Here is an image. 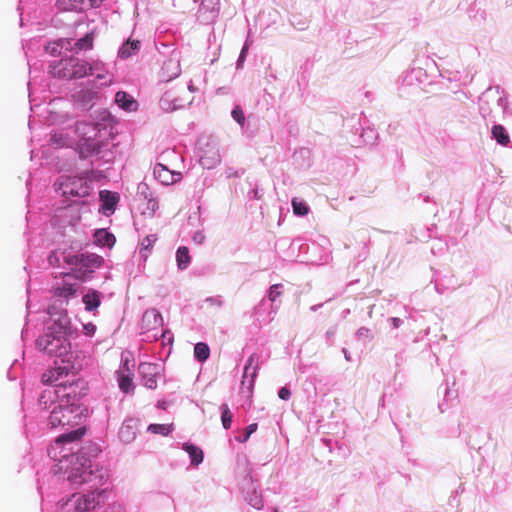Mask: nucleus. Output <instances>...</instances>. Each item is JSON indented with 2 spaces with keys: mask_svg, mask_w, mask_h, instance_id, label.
<instances>
[{
  "mask_svg": "<svg viewBox=\"0 0 512 512\" xmlns=\"http://www.w3.org/2000/svg\"><path fill=\"white\" fill-rule=\"evenodd\" d=\"M199 2L196 12L197 21L204 25L213 24L220 13V0H194Z\"/></svg>",
  "mask_w": 512,
  "mask_h": 512,
  "instance_id": "nucleus-7",
  "label": "nucleus"
},
{
  "mask_svg": "<svg viewBox=\"0 0 512 512\" xmlns=\"http://www.w3.org/2000/svg\"><path fill=\"white\" fill-rule=\"evenodd\" d=\"M89 2V6L91 8H97L101 5V3L103 2V0H88Z\"/></svg>",
  "mask_w": 512,
  "mask_h": 512,
  "instance_id": "nucleus-46",
  "label": "nucleus"
},
{
  "mask_svg": "<svg viewBox=\"0 0 512 512\" xmlns=\"http://www.w3.org/2000/svg\"><path fill=\"white\" fill-rule=\"evenodd\" d=\"M74 97L83 105H88L96 98V93L90 90H82L78 92Z\"/></svg>",
  "mask_w": 512,
  "mask_h": 512,
  "instance_id": "nucleus-32",
  "label": "nucleus"
},
{
  "mask_svg": "<svg viewBox=\"0 0 512 512\" xmlns=\"http://www.w3.org/2000/svg\"><path fill=\"white\" fill-rule=\"evenodd\" d=\"M112 83L111 76L104 74V73H98L96 75L95 80H93V85L97 88L108 86Z\"/></svg>",
  "mask_w": 512,
  "mask_h": 512,
  "instance_id": "nucleus-37",
  "label": "nucleus"
},
{
  "mask_svg": "<svg viewBox=\"0 0 512 512\" xmlns=\"http://www.w3.org/2000/svg\"><path fill=\"white\" fill-rule=\"evenodd\" d=\"M492 135L494 139L503 146L508 145L510 142V137L502 125H494L492 127Z\"/></svg>",
  "mask_w": 512,
  "mask_h": 512,
  "instance_id": "nucleus-26",
  "label": "nucleus"
},
{
  "mask_svg": "<svg viewBox=\"0 0 512 512\" xmlns=\"http://www.w3.org/2000/svg\"><path fill=\"white\" fill-rule=\"evenodd\" d=\"M82 410L74 404L58 405L52 410L49 423L52 427L75 426L81 420Z\"/></svg>",
  "mask_w": 512,
  "mask_h": 512,
  "instance_id": "nucleus-6",
  "label": "nucleus"
},
{
  "mask_svg": "<svg viewBox=\"0 0 512 512\" xmlns=\"http://www.w3.org/2000/svg\"><path fill=\"white\" fill-rule=\"evenodd\" d=\"M103 144L99 140V137L79 139L77 148L81 158H88L95 154H98Z\"/></svg>",
  "mask_w": 512,
  "mask_h": 512,
  "instance_id": "nucleus-10",
  "label": "nucleus"
},
{
  "mask_svg": "<svg viewBox=\"0 0 512 512\" xmlns=\"http://www.w3.org/2000/svg\"><path fill=\"white\" fill-rule=\"evenodd\" d=\"M392 322H393V326L394 327H398L399 323H400V319L399 318H392Z\"/></svg>",
  "mask_w": 512,
  "mask_h": 512,
  "instance_id": "nucleus-49",
  "label": "nucleus"
},
{
  "mask_svg": "<svg viewBox=\"0 0 512 512\" xmlns=\"http://www.w3.org/2000/svg\"><path fill=\"white\" fill-rule=\"evenodd\" d=\"M157 241L156 235H148L146 236L141 243L142 250H148L150 249L154 243Z\"/></svg>",
  "mask_w": 512,
  "mask_h": 512,
  "instance_id": "nucleus-41",
  "label": "nucleus"
},
{
  "mask_svg": "<svg viewBox=\"0 0 512 512\" xmlns=\"http://www.w3.org/2000/svg\"><path fill=\"white\" fill-rule=\"evenodd\" d=\"M258 428V425L257 423H252L250 424L245 432H244V435L243 437H237L236 440L239 441L240 443H245L247 442V440L249 439V437L257 430Z\"/></svg>",
  "mask_w": 512,
  "mask_h": 512,
  "instance_id": "nucleus-38",
  "label": "nucleus"
},
{
  "mask_svg": "<svg viewBox=\"0 0 512 512\" xmlns=\"http://www.w3.org/2000/svg\"><path fill=\"white\" fill-rule=\"evenodd\" d=\"M85 432H86L85 427H80V428H78L76 430H72L68 433L61 434L55 440V444H54V446H52V449L57 448L58 446H60L63 443H70V442L80 440L84 436Z\"/></svg>",
  "mask_w": 512,
  "mask_h": 512,
  "instance_id": "nucleus-14",
  "label": "nucleus"
},
{
  "mask_svg": "<svg viewBox=\"0 0 512 512\" xmlns=\"http://www.w3.org/2000/svg\"><path fill=\"white\" fill-rule=\"evenodd\" d=\"M251 504L253 507L260 509L262 507V500L260 497L255 496L254 499H251Z\"/></svg>",
  "mask_w": 512,
  "mask_h": 512,
  "instance_id": "nucleus-45",
  "label": "nucleus"
},
{
  "mask_svg": "<svg viewBox=\"0 0 512 512\" xmlns=\"http://www.w3.org/2000/svg\"><path fill=\"white\" fill-rule=\"evenodd\" d=\"M293 211L298 216H305L309 212V207L303 201H299L296 198L292 200Z\"/></svg>",
  "mask_w": 512,
  "mask_h": 512,
  "instance_id": "nucleus-36",
  "label": "nucleus"
},
{
  "mask_svg": "<svg viewBox=\"0 0 512 512\" xmlns=\"http://www.w3.org/2000/svg\"><path fill=\"white\" fill-rule=\"evenodd\" d=\"M194 238L195 239L197 238V240H200V242H201L203 240L204 236L201 233H197Z\"/></svg>",
  "mask_w": 512,
  "mask_h": 512,
  "instance_id": "nucleus-50",
  "label": "nucleus"
},
{
  "mask_svg": "<svg viewBox=\"0 0 512 512\" xmlns=\"http://www.w3.org/2000/svg\"><path fill=\"white\" fill-rule=\"evenodd\" d=\"M83 303L87 311L97 309L101 303L100 294L97 291H90L83 296Z\"/></svg>",
  "mask_w": 512,
  "mask_h": 512,
  "instance_id": "nucleus-23",
  "label": "nucleus"
},
{
  "mask_svg": "<svg viewBox=\"0 0 512 512\" xmlns=\"http://www.w3.org/2000/svg\"><path fill=\"white\" fill-rule=\"evenodd\" d=\"M232 117L240 125L244 124L245 116L243 110L240 107L237 106L232 110Z\"/></svg>",
  "mask_w": 512,
  "mask_h": 512,
  "instance_id": "nucleus-39",
  "label": "nucleus"
},
{
  "mask_svg": "<svg viewBox=\"0 0 512 512\" xmlns=\"http://www.w3.org/2000/svg\"><path fill=\"white\" fill-rule=\"evenodd\" d=\"M127 368H130L129 367V360L126 359L124 362H123V365L122 367L120 368V370H124L125 372H127Z\"/></svg>",
  "mask_w": 512,
  "mask_h": 512,
  "instance_id": "nucleus-48",
  "label": "nucleus"
},
{
  "mask_svg": "<svg viewBox=\"0 0 512 512\" xmlns=\"http://www.w3.org/2000/svg\"><path fill=\"white\" fill-rule=\"evenodd\" d=\"M247 51H248V47H247V45H244L240 52V55L236 61L237 65L243 64V62L245 61V55H246Z\"/></svg>",
  "mask_w": 512,
  "mask_h": 512,
  "instance_id": "nucleus-44",
  "label": "nucleus"
},
{
  "mask_svg": "<svg viewBox=\"0 0 512 512\" xmlns=\"http://www.w3.org/2000/svg\"><path fill=\"white\" fill-rule=\"evenodd\" d=\"M194 238L195 239L197 238V240H200V242H201L203 240L204 236L201 233H197Z\"/></svg>",
  "mask_w": 512,
  "mask_h": 512,
  "instance_id": "nucleus-51",
  "label": "nucleus"
},
{
  "mask_svg": "<svg viewBox=\"0 0 512 512\" xmlns=\"http://www.w3.org/2000/svg\"><path fill=\"white\" fill-rule=\"evenodd\" d=\"M138 369L144 386L149 389H155L159 377L158 366L153 363H141Z\"/></svg>",
  "mask_w": 512,
  "mask_h": 512,
  "instance_id": "nucleus-9",
  "label": "nucleus"
},
{
  "mask_svg": "<svg viewBox=\"0 0 512 512\" xmlns=\"http://www.w3.org/2000/svg\"><path fill=\"white\" fill-rule=\"evenodd\" d=\"M56 7L60 11H83L85 2L84 0H56Z\"/></svg>",
  "mask_w": 512,
  "mask_h": 512,
  "instance_id": "nucleus-19",
  "label": "nucleus"
},
{
  "mask_svg": "<svg viewBox=\"0 0 512 512\" xmlns=\"http://www.w3.org/2000/svg\"><path fill=\"white\" fill-rule=\"evenodd\" d=\"M75 68L76 66H51L50 74L54 77L69 79V69L71 73Z\"/></svg>",
  "mask_w": 512,
  "mask_h": 512,
  "instance_id": "nucleus-31",
  "label": "nucleus"
},
{
  "mask_svg": "<svg viewBox=\"0 0 512 512\" xmlns=\"http://www.w3.org/2000/svg\"><path fill=\"white\" fill-rule=\"evenodd\" d=\"M279 288H280L279 284H275L270 287V291H269L270 301L274 302L281 295V291L279 290Z\"/></svg>",
  "mask_w": 512,
  "mask_h": 512,
  "instance_id": "nucleus-42",
  "label": "nucleus"
},
{
  "mask_svg": "<svg viewBox=\"0 0 512 512\" xmlns=\"http://www.w3.org/2000/svg\"><path fill=\"white\" fill-rule=\"evenodd\" d=\"M181 74L180 66H161L158 78L161 82H169Z\"/></svg>",
  "mask_w": 512,
  "mask_h": 512,
  "instance_id": "nucleus-20",
  "label": "nucleus"
},
{
  "mask_svg": "<svg viewBox=\"0 0 512 512\" xmlns=\"http://www.w3.org/2000/svg\"><path fill=\"white\" fill-rule=\"evenodd\" d=\"M95 242L101 246H113L115 243V237L105 229H99L95 232Z\"/></svg>",
  "mask_w": 512,
  "mask_h": 512,
  "instance_id": "nucleus-25",
  "label": "nucleus"
},
{
  "mask_svg": "<svg viewBox=\"0 0 512 512\" xmlns=\"http://www.w3.org/2000/svg\"><path fill=\"white\" fill-rule=\"evenodd\" d=\"M176 260L179 269L187 268L190 263V255L187 247L181 246L178 248L176 253Z\"/></svg>",
  "mask_w": 512,
  "mask_h": 512,
  "instance_id": "nucleus-27",
  "label": "nucleus"
},
{
  "mask_svg": "<svg viewBox=\"0 0 512 512\" xmlns=\"http://www.w3.org/2000/svg\"><path fill=\"white\" fill-rule=\"evenodd\" d=\"M65 360H61V364H59L57 361L55 362V367L47 370L42 375V381L46 384H52L56 387H63V388H69V392L64 393L63 397H75L76 396V389L75 386L78 385L74 381V379H67L64 380V378H68L70 374H72V378H74V372H73V366L69 364V360L67 361L68 364H65Z\"/></svg>",
  "mask_w": 512,
  "mask_h": 512,
  "instance_id": "nucleus-5",
  "label": "nucleus"
},
{
  "mask_svg": "<svg viewBox=\"0 0 512 512\" xmlns=\"http://www.w3.org/2000/svg\"><path fill=\"white\" fill-rule=\"evenodd\" d=\"M117 381L119 388L122 392L128 393L133 389V372L131 368H127V372L124 370L117 371Z\"/></svg>",
  "mask_w": 512,
  "mask_h": 512,
  "instance_id": "nucleus-17",
  "label": "nucleus"
},
{
  "mask_svg": "<svg viewBox=\"0 0 512 512\" xmlns=\"http://www.w3.org/2000/svg\"><path fill=\"white\" fill-rule=\"evenodd\" d=\"M68 321L59 319L36 341L37 347L51 356L62 357L67 354L70 343L66 338Z\"/></svg>",
  "mask_w": 512,
  "mask_h": 512,
  "instance_id": "nucleus-3",
  "label": "nucleus"
},
{
  "mask_svg": "<svg viewBox=\"0 0 512 512\" xmlns=\"http://www.w3.org/2000/svg\"><path fill=\"white\" fill-rule=\"evenodd\" d=\"M69 263L94 268L100 267L103 263V259L96 254H79L71 257Z\"/></svg>",
  "mask_w": 512,
  "mask_h": 512,
  "instance_id": "nucleus-13",
  "label": "nucleus"
},
{
  "mask_svg": "<svg viewBox=\"0 0 512 512\" xmlns=\"http://www.w3.org/2000/svg\"><path fill=\"white\" fill-rule=\"evenodd\" d=\"M50 144L54 148H62L68 146L70 144V140L63 133H54L50 137Z\"/></svg>",
  "mask_w": 512,
  "mask_h": 512,
  "instance_id": "nucleus-30",
  "label": "nucleus"
},
{
  "mask_svg": "<svg viewBox=\"0 0 512 512\" xmlns=\"http://www.w3.org/2000/svg\"><path fill=\"white\" fill-rule=\"evenodd\" d=\"M258 361H259V356L256 353H253L250 355V357L248 358L247 363L244 367L243 382L245 381V379L250 377L251 385L254 383V380L257 376Z\"/></svg>",
  "mask_w": 512,
  "mask_h": 512,
  "instance_id": "nucleus-18",
  "label": "nucleus"
},
{
  "mask_svg": "<svg viewBox=\"0 0 512 512\" xmlns=\"http://www.w3.org/2000/svg\"><path fill=\"white\" fill-rule=\"evenodd\" d=\"M154 176L164 185H172L181 178L180 173L169 170L165 165L157 163L153 170Z\"/></svg>",
  "mask_w": 512,
  "mask_h": 512,
  "instance_id": "nucleus-11",
  "label": "nucleus"
},
{
  "mask_svg": "<svg viewBox=\"0 0 512 512\" xmlns=\"http://www.w3.org/2000/svg\"><path fill=\"white\" fill-rule=\"evenodd\" d=\"M79 182L81 183L80 191L79 190L75 191L73 189V187H72L74 182H71V183H66L64 185L63 194L64 195H72V196H84V195H86L87 194V187L82 185V181L81 180H79Z\"/></svg>",
  "mask_w": 512,
  "mask_h": 512,
  "instance_id": "nucleus-34",
  "label": "nucleus"
},
{
  "mask_svg": "<svg viewBox=\"0 0 512 512\" xmlns=\"http://www.w3.org/2000/svg\"><path fill=\"white\" fill-rule=\"evenodd\" d=\"M104 126L100 123L79 122L76 125V133L79 139L99 137Z\"/></svg>",
  "mask_w": 512,
  "mask_h": 512,
  "instance_id": "nucleus-12",
  "label": "nucleus"
},
{
  "mask_svg": "<svg viewBox=\"0 0 512 512\" xmlns=\"http://www.w3.org/2000/svg\"><path fill=\"white\" fill-rule=\"evenodd\" d=\"M183 449L189 454L193 465L197 466L203 461L204 454L201 448L193 444H184Z\"/></svg>",
  "mask_w": 512,
  "mask_h": 512,
  "instance_id": "nucleus-24",
  "label": "nucleus"
},
{
  "mask_svg": "<svg viewBox=\"0 0 512 512\" xmlns=\"http://www.w3.org/2000/svg\"><path fill=\"white\" fill-rule=\"evenodd\" d=\"M106 471L91 460L76 457L68 475V480L75 486L87 484L89 488H99L106 482Z\"/></svg>",
  "mask_w": 512,
  "mask_h": 512,
  "instance_id": "nucleus-2",
  "label": "nucleus"
},
{
  "mask_svg": "<svg viewBox=\"0 0 512 512\" xmlns=\"http://www.w3.org/2000/svg\"><path fill=\"white\" fill-rule=\"evenodd\" d=\"M295 27H297L299 30H304L306 27H307V23L304 21V22H299L298 25H295V23L293 22L292 23Z\"/></svg>",
  "mask_w": 512,
  "mask_h": 512,
  "instance_id": "nucleus-47",
  "label": "nucleus"
},
{
  "mask_svg": "<svg viewBox=\"0 0 512 512\" xmlns=\"http://www.w3.org/2000/svg\"><path fill=\"white\" fill-rule=\"evenodd\" d=\"M85 494H73L62 508L64 512H90L105 504L107 489L90 488Z\"/></svg>",
  "mask_w": 512,
  "mask_h": 512,
  "instance_id": "nucleus-4",
  "label": "nucleus"
},
{
  "mask_svg": "<svg viewBox=\"0 0 512 512\" xmlns=\"http://www.w3.org/2000/svg\"><path fill=\"white\" fill-rule=\"evenodd\" d=\"M76 293V287L74 284L67 281H63L60 286L54 288V296L68 299L74 296Z\"/></svg>",
  "mask_w": 512,
  "mask_h": 512,
  "instance_id": "nucleus-21",
  "label": "nucleus"
},
{
  "mask_svg": "<svg viewBox=\"0 0 512 512\" xmlns=\"http://www.w3.org/2000/svg\"><path fill=\"white\" fill-rule=\"evenodd\" d=\"M194 355L196 359L203 362L209 358L210 350L207 344L199 342L194 347Z\"/></svg>",
  "mask_w": 512,
  "mask_h": 512,
  "instance_id": "nucleus-29",
  "label": "nucleus"
},
{
  "mask_svg": "<svg viewBox=\"0 0 512 512\" xmlns=\"http://www.w3.org/2000/svg\"><path fill=\"white\" fill-rule=\"evenodd\" d=\"M102 207L106 210L113 211L118 203V196L115 193L104 190L100 192Z\"/></svg>",
  "mask_w": 512,
  "mask_h": 512,
  "instance_id": "nucleus-22",
  "label": "nucleus"
},
{
  "mask_svg": "<svg viewBox=\"0 0 512 512\" xmlns=\"http://www.w3.org/2000/svg\"><path fill=\"white\" fill-rule=\"evenodd\" d=\"M221 409V421H222V425L225 429H229L231 427V423H232V418H233V414L232 412L230 411L229 407L227 404H223L221 405L220 407Z\"/></svg>",
  "mask_w": 512,
  "mask_h": 512,
  "instance_id": "nucleus-33",
  "label": "nucleus"
},
{
  "mask_svg": "<svg viewBox=\"0 0 512 512\" xmlns=\"http://www.w3.org/2000/svg\"><path fill=\"white\" fill-rule=\"evenodd\" d=\"M120 438L124 441H130L134 438V432L130 431L129 426H122L119 431Z\"/></svg>",
  "mask_w": 512,
  "mask_h": 512,
  "instance_id": "nucleus-40",
  "label": "nucleus"
},
{
  "mask_svg": "<svg viewBox=\"0 0 512 512\" xmlns=\"http://www.w3.org/2000/svg\"><path fill=\"white\" fill-rule=\"evenodd\" d=\"M173 430V424H150L147 431L153 434H160L162 436L169 435Z\"/></svg>",
  "mask_w": 512,
  "mask_h": 512,
  "instance_id": "nucleus-28",
  "label": "nucleus"
},
{
  "mask_svg": "<svg viewBox=\"0 0 512 512\" xmlns=\"http://www.w3.org/2000/svg\"><path fill=\"white\" fill-rule=\"evenodd\" d=\"M278 396L282 400H289L291 397V391L287 387L280 388Z\"/></svg>",
  "mask_w": 512,
  "mask_h": 512,
  "instance_id": "nucleus-43",
  "label": "nucleus"
},
{
  "mask_svg": "<svg viewBox=\"0 0 512 512\" xmlns=\"http://www.w3.org/2000/svg\"><path fill=\"white\" fill-rule=\"evenodd\" d=\"M93 41L94 33L89 32L78 40L61 38L50 41L45 45L44 49L46 54L60 58L58 62L53 64H63L66 61H73L80 52L92 49Z\"/></svg>",
  "mask_w": 512,
  "mask_h": 512,
  "instance_id": "nucleus-1",
  "label": "nucleus"
},
{
  "mask_svg": "<svg viewBox=\"0 0 512 512\" xmlns=\"http://www.w3.org/2000/svg\"><path fill=\"white\" fill-rule=\"evenodd\" d=\"M115 101L119 107L129 112L136 111L138 108L137 101L124 91H119L116 93Z\"/></svg>",
  "mask_w": 512,
  "mask_h": 512,
  "instance_id": "nucleus-15",
  "label": "nucleus"
},
{
  "mask_svg": "<svg viewBox=\"0 0 512 512\" xmlns=\"http://www.w3.org/2000/svg\"><path fill=\"white\" fill-rule=\"evenodd\" d=\"M141 43L138 40H128L123 43L118 50V57L121 60H127L132 55H135L140 50Z\"/></svg>",
  "mask_w": 512,
  "mask_h": 512,
  "instance_id": "nucleus-16",
  "label": "nucleus"
},
{
  "mask_svg": "<svg viewBox=\"0 0 512 512\" xmlns=\"http://www.w3.org/2000/svg\"><path fill=\"white\" fill-rule=\"evenodd\" d=\"M92 68L93 66H89L88 69L86 66H76L73 72H69V79L83 78L84 76H87L92 73Z\"/></svg>",
  "mask_w": 512,
  "mask_h": 512,
  "instance_id": "nucleus-35",
  "label": "nucleus"
},
{
  "mask_svg": "<svg viewBox=\"0 0 512 512\" xmlns=\"http://www.w3.org/2000/svg\"><path fill=\"white\" fill-rule=\"evenodd\" d=\"M162 326L163 318L157 310L150 309L143 314L142 329L145 333L153 332L152 336L154 339H157L159 335L162 337L164 336Z\"/></svg>",
  "mask_w": 512,
  "mask_h": 512,
  "instance_id": "nucleus-8",
  "label": "nucleus"
}]
</instances>
